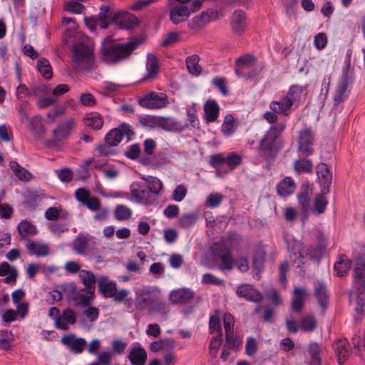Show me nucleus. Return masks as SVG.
<instances>
[{
	"label": "nucleus",
	"mask_w": 365,
	"mask_h": 365,
	"mask_svg": "<svg viewBox=\"0 0 365 365\" xmlns=\"http://www.w3.org/2000/svg\"><path fill=\"white\" fill-rule=\"evenodd\" d=\"M146 73L142 78L143 81L155 79L159 72V62L156 56L153 53H148L146 61Z\"/></svg>",
	"instance_id": "nucleus-22"
},
{
	"label": "nucleus",
	"mask_w": 365,
	"mask_h": 365,
	"mask_svg": "<svg viewBox=\"0 0 365 365\" xmlns=\"http://www.w3.org/2000/svg\"><path fill=\"white\" fill-rule=\"evenodd\" d=\"M134 41L125 43H113L106 38L101 46V58L106 64H116L128 58L138 47Z\"/></svg>",
	"instance_id": "nucleus-2"
},
{
	"label": "nucleus",
	"mask_w": 365,
	"mask_h": 365,
	"mask_svg": "<svg viewBox=\"0 0 365 365\" xmlns=\"http://www.w3.org/2000/svg\"><path fill=\"white\" fill-rule=\"evenodd\" d=\"M289 259L297 267H300L304 263L305 256L304 255L302 243L299 241H294L289 245Z\"/></svg>",
	"instance_id": "nucleus-24"
},
{
	"label": "nucleus",
	"mask_w": 365,
	"mask_h": 365,
	"mask_svg": "<svg viewBox=\"0 0 365 365\" xmlns=\"http://www.w3.org/2000/svg\"><path fill=\"white\" fill-rule=\"evenodd\" d=\"M307 296V289L302 287H295L293 291L292 308L296 312H300L304 307V299Z\"/></svg>",
	"instance_id": "nucleus-28"
},
{
	"label": "nucleus",
	"mask_w": 365,
	"mask_h": 365,
	"mask_svg": "<svg viewBox=\"0 0 365 365\" xmlns=\"http://www.w3.org/2000/svg\"><path fill=\"white\" fill-rule=\"evenodd\" d=\"M269 108L275 113L283 114L287 116L293 108V106L285 97L279 101H272L269 104Z\"/></svg>",
	"instance_id": "nucleus-27"
},
{
	"label": "nucleus",
	"mask_w": 365,
	"mask_h": 365,
	"mask_svg": "<svg viewBox=\"0 0 365 365\" xmlns=\"http://www.w3.org/2000/svg\"><path fill=\"white\" fill-rule=\"evenodd\" d=\"M314 289L319 304L322 308H326L328 304L329 295L325 284L317 281L314 284Z\"/></svg>",
	"instance_id": "nucleus-32"
},
{
	"label": "nucleus",
	"mask_w": 365,
	"mask_h": 365,
	"mask_svg": "<svg viewBox=\"0 0 365 365\" xmlns=\"http://www.w3.org/2000/svg\"><path fill=\"white\" fill-rule=\"evenodd\" d=\"M314 133L309 128H305L299 133L298 150L303 155L309 156L314 153Z\"/></svg>",
	"instance_id": "nucleus-12"
},
{
	"label": "nucleus",
	"mask_w": 365,
	"mask_h": 365,
	"mask_svg": "<svg viewBox=\"0 0 365 365\" xmlns=\"http://www.w3.org/2000/svg\"><path fill=\"white\" fill-rule=\"evenodd\" d=\"M238 297L245 298L246 300L259 302L262 299L261 293L250 284H242L237 289Z\"/></svg>",
	"instance_id": "nucleus-21"
},
{
	"label": "nucleus",
	"mask_w": 365,
	"mask_h": 365,
	"mask_svg": "<svg viewBox=\"0 0 365 365\" xmlns=\"http://www.w3.org/2000/svg\"><path fill=\"white\" fill-rule=\"evenodd\" d=\"M91 197L89 190L84 187L78 188L75 192V197L78 202L84 205L86 202Z\"/></svg>",
	"instance_id": "nucleus-62"
},
{
	"label": "nucleus",
	"mask_w": 365,
	"mask_h": 365,
	"mask_svg": "<svg viewBox=\"0 0 365 365\" xmlns=\"http://www.w3.org/2000/svg\"><path fill=\"white\" fill-rule=\"evenodd\" d=\"M79 277L84 284V288L94 294L96 284L95 275L90 271L83 269L80 272Z\"/></svg>",
	"instance_id": "nucleus-45"
},
{
	"label": "nucleus",
	"mask_w": 365,
	"mask_h": 365,
	"mask_svg": "<svg viewBox=\"0 0 365 365\" xmlns=\"http://www.w3.org/2000/svg\"><path fill=\"white\" fill-rule=\"evenodd\" d=\"M295 183L292 178L286 177L277 185V192L281 196H287L295 190Z\"/></svg>",
	"instance_id": "nucleus-40"
},
{
	"label": "nucleus",
	"mask_w": 365,
	"mask_h": 365,
	"mask_svg": "<svg viewBox=\"0 0 365 365\" xmlns=\"http://www.w3.org/2000/svg\"><path fill=\"white\" fill-rule=\"evenodd\" d=\"M10 167L14 175L20 180L28 181L31 179V174L24 168L21 167L18 163L11 162Z\"/></svg>",
	"instance_id": "nucleus-52"
},
{
	"label": "nucleus",
	"mask_w": 365,
	"mask_h": 365,
	"mask_svg": "<svg viewBox=\"0 0 365 365\" xmlns=\"http://www.w3.org/2000/svg\"><path fill=\"white\" fill-rule=\"evenodd\" d=\"M61 288L68 300L72 301L79 307H88L93 293L86 288H79L74 283L61 284Z\"/></svg>",
	"instance_id": "nucleus-3"
},
{
	"label": "nucleus",
	"mask_w": 365,
	"mask_h": 365,
	"mask_svg": "<svg viewBox=\"0 0 365 365\" xmlns=\"http://www.w3.org/2000/svg\"><path fill=\"white\" fill-rule=\"evenodd\" d=\"M61 341L74 354H81L86 345V341L83 338L76 337L73 334L62 336Z\"/></svg>",
	"instance_id": "nucleus-17"
},
{
	"label": "nucleus",
	"mask_w": 365,
	"mask_h": 365,
	"mask_svg": "<svg viewBox=\"0 0 365 365\" xmlns=\"http://www.w3.org/2000/svg\"><path fill=\"white\" fill-rule=\"evenodd\" d=\"M213 12L210 11H203L200 15L192 19V27H201L213 19Z\"/></svg>",
	"instance_id": "nucleus-50"
},
{
	"label": "nucleus",
	"mask_w": 365,
	"mask_h": 365,
	"mask_svg": "<svg viewBox=\"0 0 365 365\" xmlns=\"http://www.w3.org/2000/svg\"><path fill=\"white\" fill-rule=\"evenodd\" d=\"M197 221V216L193 213L182 215L179 220L178 224L182 228H189L194 225Z\"/></svg>",
	"instance_id": "nucleus-55"
},
{
	"label": "nucleus",
	"mask_w": 365,
	"mask_h": 365,
	"mask_svg": "<svg viewBox=\"0 0 365 365\" xmlns=\"http://www.w3.org/2000/svg\"><path fill=\"white\" fill-rule=\"evenodd\" d=\"M151 121L157 126L167 131H181L182 125L172 117H155Z\"/></svg>",
	"instance_id": "nucleus-18"
},
{
	"label": "nucleus",
	"mask_w": 365,
	"mask_h": 365,
	"mask_svg": "<svg viewBox=\"0 0 365 365\" xmlns=\"http://www.w3.org/2000/svg\"><path fill=\"white\" fill-rule=\"evenodd\" d=\"M17 231L21 240L27 242L29 237L35 236L38 230L36 225L28 220H22L17 225Z\"/></svg>",
	"instance_id": "nucleus-25"
},
{
	"label": "nucleus",
	"mask_w": 365,
	"mask_h": 365,
	"mask_svg": "<svg viewBox=\"0 0 365 365\" xmlns=\"http://www.w3.org/2000/svg\"><path fill=\"white\" fill-rule=\"evenodd\" d=\"M237 126V123L232 115H227L222 124L221 130L224 135L227 137L231 136L235 132Z\"/></svg>",
	"instance_id": "nucleus-43"
},
{
	"label": "nucleus",
	"mask_w": 365,
	"mask_h": 365,
	"mask_svg": "<svg viewBox=\"0 0 365 365\" xmlns=\"http://www.w3.org/2000/svg\"><path fill=\"white\" fill-rule=\"evenodd\" d=\"M277 137L278 135L273 129H269L260 142V150L264 153L272 151Z\"/></svg>",
	"instance_id": "nucleus-35"
},
{
	"label": "nucleus",
	"mask_w": 365,
	"mask_h": 365,
	"mask_svg": "<svg viewBox=\"0 0 365 365\" xmlns=\"http://www.w3.org/2000/svg\"><path fill=\"white\" fill-rule=\"evenodd\" d=\"M66 106L60 105L57 106L55 109H53L48 112L47 117L51 123H53L57 118L63 115L66 113Z\"/></svg>",
	"instance_id": "nucleus-61"
},
{
	"label": "nucleus",
	"mask_w": 365,
	"mask_h": 365,
	"mask_svg": "<svg viewBox=\"0 0 365 365\" xmlns=\"http://www.w3.org/2000/svg\"><path fill=\"white\" fill-rule=\"evenodd\" d=\"M141 107L148 109H160L169 104L168 96L164 93L149 92L140 100Z\"/></svg>",
	"instance_id": "nucleus-9"
},
{
	"label": "nucleus",
	"mask_w": 365,
	"mask_h": 365,
	"mask_svg": "<svg viewBox=\"0 0 365 365\" xmlns=\"http://www.w3.org/2000/svg\"><path fill=\"white\" fill-rule=\"evenodd\" d=\"M113 21L120 29H130L138 24L136 17L128 12H117L113 17Z\"/></svg>",
	"instance_id": "nucleus-20"
},
{
	"label": "nucleus",
	"mask_w": 365,
	"mask_h": 365,
	"mask_svg": "<svg viewBox=\"0 0 365 365\" xmlns=\"http://www.w3.org/2000/svg\"><path fill=\"white\" fill-rule=\"evenodd\" d=\"M200 58L197 54H193L186 58V66L189 73L194 76L201 73V67L199 65Z\"/></svg>",
	"instance_id": "nucleus-47"
},
{
	"label": "nucleus",
	"mask_w": 365,
	"mask_h": 365,
	"mask_svg": "<svg viewBox=\"0 0 365 365\" xmlns=\"http://www.w3.org/2000/svg\"><path fill=\"white\" fill-rule=\"evenodd\" d=\"M130 193L136 202L148 203L150 198V191L145 185L138 182H134L130 185Z\"/></svg>",
	"instance_id": "nucleus-23"
},
{
	"label": "nucleus",
	"mask_w": 365,
	"mask_h": 365,
	"mask_svg": "<svg viewBox=\"0 0 365 365\" xmlns=\"http://www.w3.org/2000/svg\"><path fill=\"white\" fill-rule=\"evenodd\" d=\"M88 238L86 236H78L73 242V249L79 255L86 254Z\"/></svg>",
	"instance_id": "nucleus-54"
},
{
	"label": "nucleus",
	"mask_w": 365,
	"mask_h": 365,
	"mask_svg": "<svg viewBox=\"0 0 365 365\" xmlns=\"http://www.w3.org/2000/svg\"><path fill=\"white\" fill-rule=\"evenodd\" d=\"M30 129L35 138H40L42 137L45 132V128L42 118L40 115H36L32 118L30 123Z\"/></svg>",
	"instance_id": "nucleus-44"
},
{
	"label": "nucleus",
	"mask_w": 365,
	"mask_h": 365,
	"mask_svg": "<svg viewBox=\"0 0 365 365\" xmlns=\"http://www.w3.org/2000/svg\"><path fill=\"white\" fill-rule=\"evenodd\" d=\"M76 126V120L71 117L61 121L53 130L52 143H56L68 139Z\"/></svg>",
	"instance_id": "nucleus-11"
},
{
	"label": "nucleus",
	"mask_w": 365,
	"mask_h": 365,
	"mask_svg": "<svg viewBox=\"0 0 365 365\" xmlns=\"http://www.w3.org/2000/svg\"><path fill=\"white\" fill-rule=\"evenodd\" d=\"M312 190L308 184H303L301 187V191L298 194V200L301 205L303 211L307 212L310 207V195Z\"/></svg>",
	"instance_id": "nucleus-39"
},
{
	"label": "nucleus",
	"mask_w": 365,
	"mask_h": 365,
	"mask_svg": "<svg viewBox=\"0 0 365 365\" xmlns=\"http://www.w3.org/2000/svg\"><path fill=\"white\" fill-rule=\"evenodd\" d=\"M316 172L321 187V191L323 193H329L332 180V175L327 165L324 163H319L316 167Z\"/></svg>",
	"instance_id": "nucleus-15"
},
{
	"label": "nucleus",
	"mask_w": 365,
	"mask_h": 365,
	"mask_svg": "<svg viewBox=\"0 0 365 365\" xmlns=\"http://www.w3.org/2000/svg\"><path fill=\"white\" fill-rule=\"evenodd\" d=\"M113 354L110 351H104L97 354L98 363L100 365H110Z\"/></svg>",
	"instance_id": "nucleus-64"
},
{
	"label": "nucleus",
	"mask_w": 365,
	"mask_h": 365,
	"mask_svg": "<svg viewBox=\"0 0 365 365\" xmlns=\"http://www.w3.org/2000/svg\"><path fill=\"white\" fill-rule=\"evenodd\" d=\"M350 267V262L342 258L334 264V270L339 277H344L347 274Z\"/></svg>",
	"instance_id": "nucleus-57"
},
{
	"label": "nucleus",
	"mask_w": 365,
	"mask_h": 365,
	"mask_svg": "<svg viewBox=\"0 0 365 365\" xmlns=\"http://www.w3.org/2000/svg\"><path fill=\"white\" fill-rule=\"evenodd\" d=\"M128 359L132 365H144L147 359V353L143 348L134 347L131 349Z\"/></svg>",
	"instance_id": "nucleus-37"
},
{
	"label": "nucleus",
	"mask_w": 365,
	"mask_h": 365,
	"mask_svg": "<svg viewBox=\"0 0 365 365\" xmlns=\"http://www.w3.org/2000/svg\"><path fill=\"white\" fill-rule=\"evenodd\" d=\"M100 292L106 298H111L116 291V284L108 277H101L98 282Z\"/></svg>",
	"instance_id": "nucleus-31"
},
{
	"label": "nucleus",
	"mask_w": 365,
	"mask_h": 365,
	"mask_svg": "<svg viewBox=\"0 0 365 365\" xmlns=\"http://www.w3.org/2000/svg\"><path fill=\"white\" fill-rule=\"evenodd\" d=\"M224 328L225 331L226 341L231 343L233 341V332L235 327L234 317L230 313H225L223 316Z\"/></svg>",
	"instance_id": "nucleus-42"
},
{
	"label": "nucleus",
	"mask_w": 365,
	"mask_h": 365,
	"mask_svg": "<svg viewBox=\"0 0 365 365\" xmlns=\"http://www.w3.org/2000/svg\"><path fill=\"white\" fill-rule=\"evenodd\" d=\"M160 291L153 287L142 289L136 293L135 306L139 311L149 310L160 298Z\"/></svg>",
	"instance_id": "nucleus-5"
},
{
	"label": "nucleus",
	"mask_w": 365,
	"mask_h": 365,
	"mask_svg": "<svg viewBox=\"0 0 365 365\" xmlns=\"http://www.w3.org/2000/svg\"><path fill=\"white\" fill-rule=\"evenodd\" d=\"M303 91L304 88L302 86L294 85L290 87L288 93L284 97L289 101L293 107H297L300 101Z\"/></svg>",
	"instance_id": "nucleus-41"
},
{
	"label": "nucleus",
	"mask_w": 365,
	"mask_h": 365,
	"mask_svg": "<svg viewBox=\"0 0 365 365\" xmlns=\"http://www.w3.org/2000/svg\"><path fill=\"white\" fill-rule=\"evenodd\" d=\"M224 197L220 193H211L206 198V204L209 207H217L220 205Z\"/></svg>",
	"instance_id": "nucleus-60"
},
{
	"label": "nucleus",
	"mask_w": 365,
	"mask_h": 365,
	"mask_svg": "<svg viewBox=\"0 0 365 365\" xmlns=\"http://www.w3.org/2000/svg\"><path fill=\"white\" fill-rule=\"evenodd\" d=\"M231 26L235 33H242L245 30L247 21L245 13L242 10L234 11L232 15Z\"/></svg>",
	"instance_id": "nucleus-26"
},
{
	"label": "nucleus",
	"mask_w": 365,
	"mask_h": 365,
	"mask_svg": "<svg viewBox=\"0 0 365 365\" xmlns=\"http://www.w3.org/2000/svg\"><path fill=\"white\" fill-rule=\"evenodd\" d=\"M38 71L41 73L45 79H51L53 76L52 68L50 62L45 58H41L38 60Z\"/></svg>",
	"instance_id": "nucleus-49"
},
{
	"label": "nucleus",
	"mask_w": 365,
	"mask_h": 365,
	"mask_svg": "<svg viewBox=\"0 0 365 365\" xmlns=\"http://www.w3.org/2000/svg\"><path fill=\"white\" fill-rule=\"evenodd\" d=\"M242 161V157L236 153H231L227 155L222 153L215 154L210 157V164L216 170L217 175L222 176L229 170H224L223 165L226 164L230 170L240 165Z\"/></svg>",
	"instance_id": "nucleus-4"
},
{
	"label": "nucleus",
	"mask_w": 365,
	"mask_h": 365,
	"mask_svg": "<svg viewBox=\"0 0 365 365\" xmlns=\"http://www.w3.org/2000/svg\"><path fill=\"white\" fill-rule=\"evenodd\" d=\"M77 315L74 310L67 308L55 318V326L60 330L66 331L71 325L76 324Z\"/></svg>",
	"instance_id": "nucleus-16"
},
{
	"label": "nucleus",
	"mask_w": 365,
	"mask_h": 365,
	"mask_svg": "<svg viewBox=\"0 0 365 365\" xmlns=\"http://www.w3.org/2000/svg\"><path fill=\"white\" fill-rule=\"evenodd\" d=\"M204 111L205 118L207 122H215L218 118L220 107L217 103L214 100H207L204 104Z\"/></svg>",
	"instance_id": "nucleus-30"
},
{
	"label": "nucleus",
	"mask_w": 365,
	"mask_h": 365,
	"mask_svg": "<svg viewBox=\"0 0 365 365\" xmlns=\"http://www.w3.org/2000/svg\"><path fill=\"white\" fill-rule=\"evenodd\" d=\"M115 217L118 220H128L131 217V210L123 205H118L115 210Z\"/></svg>",
	"instance_id": "nucleus-56"
},
{
	"label": "nucleus",
	"mask_w": 365,
	"mask_h": 365,
	"mask_svg": "<svg viewBox=\"0 0 365 365\" xmlns=\"http://www.w3.org/2000/svg\"><path fill=\"white\" fill-rule=\"evenodd\" d=\"M266 253L265 245L261 244L257 245L253 255V267L259 272L263 269Z\"/></svg>",
	"instance_id": "nucleus-33"
},
{
	"label": "nucleus",
	"mask_w": 365,
	"mask_h": 365,
	"mask_svg": "<svg viewBox=\"0 0 365 365\" xmlns=\"http://www.w3.org/2000/svg\"><path fill=\"white\" fill-rule=\"evenodd\" d=\"M334 350L339 364L344 363L351 353L350 346L346 339H339L334 344Z\"/></svg>",
	"instance_id": "nucleus-29"
},
{
	"label": "nucleus",
	"mask_w": 365,
	"mask_h": 365,
	"mask_svg": "<svg viewBox=\"0 0 365 365\" xmlns=\"http://www.w3.org/2000/svg\"><path fill=\"white\" fill-rule=\"evenodd\" d=\"M0 276L6 277V283H14L16 280L18 272L14 267L10 266L8 262H2L0 264Z\"/></svg>",
	"instance_id": "nucleus-38"
},
{
	"label": "nucleus",
	"mask_w": 365,
	"mask_h": 365,
	"mask_svg": "<svg viewBox=\"0 0 365 365\" xmlns=\"http://www.w3.org/2000/svg\"><path fill=\"white\" fill-rule=\"evenodd\" d=\"M294 169L297 173H310L313 170V163L311 160L300 158L294 162Z\"/></svg>",
	"instance_id": "nucleus-46"
},
{
	"label": "nucleus",
	"mask_w": 365,
	"mask_h": 365,
	"mask_svg": "<svg viewBox=\"0 0 365 365\" xmlns=\"http://www.w3.org/2000/svg\"><path fill=\"white\" fill-rule=\"evenodd\" d=\"M170 305L165 302L163 301L161 297L155 303L152 307H150L148 312L150 314H157L160 316V319L165 320L168 318V314L170 312Z\"/></svg>",
	"instance_id": "nucleus-36"
},
{
	"label": "nucleus",
	"mask_w": 365,
	"mask_h": 365,
	"mask_svg": "<svg viewBox=\"0 0 365 365\" xmlns=\"http://www.w3.org/2000/svg\"><path fill=\"white\" fill-rule=\"evenodd\" d=\"M353 77V69L350 67V61H348L346 70L344 72L341 79L339 80L334 95V106L339 105L341 102L344 101L348 96V85L350 83Z\"/></svg>",
	"instance_id": "nucleus-7"
},
{
	"label": "nucleus",
	"mask_w": 365,
	"mask_h": 365,
	"mask_svg": "<svg viewBox=\"0 0 365 365\" xmlns=\"http://www.w3.org/2000/svg\"><path fill=\"white\" fill-rule=\"evenodd\" d=\"M122 140L121 130L119 128L111 129L106 135V143L110 146L118 145Z\"/></svg>",
	"instance_id": "nucleus-53"
},
{
	"label": "nucleus",
	"mask_w": 365,
	"mask_h": 365,
	"mask_svg": "<svg viewBox=\"0 0 365 365\" xmlns=\"http://www.w3.org/2000/svg\"><path fill=\"white\" fill-rule=\"evenodd\" d=\"M13 341V334L9 331H0V348L2 349H9L11 343Z\"/></svg>",
	"instance_id": "nucleus-59"
},
{
	"label": "nucleus",
	"mask_w": 365,
	"mask_h": 365,
	"mask_svg": "<svg viewBox=\"0 0 365 365\" xmlns=\"http://www.w3.org/2000/svg\"><path fill=\"white\" fill-rule=\"evenodd\" d=\"M350 302L355 304V311L361 315L365 312V254L360 255L354 269L353 288Z\"/></svg>",
	"instance_id": "nucleus-1"
},
{
	"label": "nucleus",
	"mask_w": 365,
	"mask_h": 365,
	"mask_svg": "<svg viewBox=\"0 0 365 365\" xmlns=\"http://www.w3.org/2000/svg\"><path fill=\"white\" fill-rule=\"evenodd\" d=\"M257 65V58L251 54H245L235 61V72L238 77L250 78Z\"/></svg>",
	"instance_id": "nucleus-8"
},
{
	"label": "nucleus",
	"mask_w": 365,
	"mask_h": 365,
	"mask_svg": "<svg viewBox=\"0 0 365 365\" xmlns=\"http://www.w3.org/2000/svg\"><path fill=\"white\" fill-rule=\"evenodd\" d=\"M25 247L31 255L46 257L50 254L49 245L39 241L28 240Z\"/></svg>",
	"instance_id": "nucleus-19"
},
{
	"label": "nucleus",
	"mask_w": 365,
	"mask_h": 365,
	"mask_svg": "<svg viewBox=\"0 0 365 365\" xmlns=\"http://www.w3.org/2000/svg\"><path fill=\"white\" fill-rule=\"evenodd\" d=\"M167 6L170 9V20L175 25L185 21L191 14L188 5L176 4L174 0H167Z\"/></svg>",
	"instance_id": "nucleus-10"
},
{
	"label": "nucleus",
	"mask_w": 365,
	"mask_h": 365,
	"mask_svg": "<svg viewBox=\"0 0 365 365\" xmlns=\"http://www.w3.org/2000/svg\"><path fill=\"white\" fill-rule=\"evenodd\" d=\"M73 60L76 63H86L90 64L93 58L91 47L83 43H76L73 46Z\"/></svg>",
	"instance_id": "nucleus-14"
},
{
	"label": "nucleus",
	"mask_w": 365,
	"mask_h": 365,
	"mask_svg": "<svg viewBox=\"0 0 365 365\" xmlns=\"http://www.w3.org/2000/svg\"><path fill=\"white\" fill-rule=\"evenodd\" d=\"M79 102L81 105L87 107H93L96 104L95 97L90 93H82L79 97Z\"/></svg>",
	"instance_id": "nucleus-63"
},
{
	"label": "nucleus",
	"mask_w": 365,
	"mask_h": 365,
	"mask_svg": "<svg viewBox=\"0 0 365 365\" xmlns=\"http://www.w3.org/2000/svg\"><path fill=\"white\" fill-rule=\"evenodd\" d=\"M211 251L215 259L221 262L220 270H231L233 268L234 260L229 248L225 245L224 241L220 240L213 243L211 247Z\"/></svg>",
	"instance_id": "nucleus-6"
},
{
	"label": "nucleus",
	"mask_w": 365,
	"mask_h": 365,
	"mask_svg": "<svg viewBox=\"0 0 365 365\" xmlns=\"http://www.w3.org/2000/svg\"><path fill=\"white\" fill-rule=\"evenodd\" d=\"M327 193H323L321 191V193L316 196L315 202H314V208L318 213H323L328 205V201L326 197V195Z\"/></svg>",
	"instance_id": "nucleus-58"
},
{
	"label": "nucleus",
	"mask_w": 365,
	"mask_h": 365,
	"mask_svg": "<svg viewBox=\"0 0 365 365\" xmlns=\"http://www.w3.org/2000/svg\"><path fill=\"white\" fill-rule=\"evenodd\" d=\"M148 185V190L150 193L158 194L163 189V183L160 179L153 176L143 177Z\"/></svg>",
	"instance_id": "nucleus-48"
},
{
	"label": "nucleus",
	"mask_w": 365,
	"mask_h": 365,
	"mask_svg": "<svg viewBox=\"0 0 365 365\" xmlns=\"http://www.w3.org/2000/svg\"><path fill=\"white\" fill-rule=\"evenodd\" d=\"M195 292L190 288H180L173 290L169 294V302L172 304H187L195 299Z\"/></svg>",
	"instance_id": "nucleus-13"
},
{
	"label": "nucleus",
	"mask_w": 365,
	"mask_h": 365,
	"mask_svg": "<svg viewBox=\"0 0 365 365\" xmlns=\"http://www.w3.org/2000/svg\"><path fill=\"white\" fill-rule=\"evenodd\" d=\"M317 320L314 315L307 314L302 318L299 327L302 331L312 332L317 328Z\"/></svg>",
	"instance_id": "nucleus-51"
},
{
	"label": "nucleus",
	"mask_w": 365,
	"mask_h": 365,
	"mask_svg": "<svg viewBox=\"0 0 365 365\" xmlns=\"http://www.w3.org/2000/svg\"><path fill=\"white\" fill-rule=\"evenodd\" d=\"M83 120L85 125L93 130L101 129L104 123L102 115L97 112L88 113Z\"/></svg>",
	"instance_id": "nucleus-34"
}]
</instances>
